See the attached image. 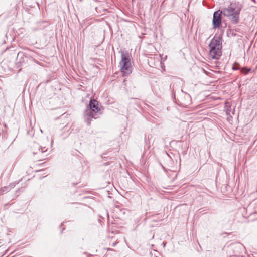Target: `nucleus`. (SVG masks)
I'll use <instances>...</instances> for the list:
<instances>
[{
	"mask_svg": "<svg viewBox=\"0 0 257 257\" xmlns=\"http://www.w3.org/2000/svg\"><path fill=\"white\" fill-rule=\"evenodd\" d=\"M241 9L242 6L239 3H232L227 8H224L222 10L216 11L214 12L213 16V28L216 29L221 26L222 15L228 17L234 24L238 23Z\"/></svg>",
	"mask_w": 257,
	"mask_h": 257,
	"instance_id": "f257e3e1",
	"label": "nucleus"
},
{
	"mask_svg": "<svg viewBox=\"0 0 257 257\" xmlns=\"http://www.w3.org/2000/svg\"><path fill=\"white\" fill-rule=\"evenodd\" d=\"M101 114L98 101L94 99H91L84 114L85 122L89 125L92 118L96 119Z\"/></svg>",
	"mask_w": 257,
	"mask_h": 257,
	"instance_id": "f03ea898",
	"label": "nucleus"
},
{
	"mask_svg": "<svg viewBox=\"0 0 257 257\" xmlns=\"http://www.w3.org/2000/svg\"><path fill=\"white\" fill-rule=\"evenodd\" d=\"M209 57L213 59H218L222 55V37H214L211 40L209 45Z\"/></svg>",
	"mask_w": 257,
	"mask_h": 257,
	"instance_id": "7ed1b4c3",
	"label": "nucleus"
},
{
	"mask_svg": "<svg viewBox=\"0 0 257 257\" xmlns=\"http://www.w3.org/2000/svg\"><path fill=\"white\" fill-rule=\"evenodd\" d=\"M121 60L119 63L121 67V72L123 76L128 75L132 73L131 59L127 54H121Z\"/></svg>",
	"mask_w": 257,
	"mask_h": 257,
	"instance_id": "20e7f679",
	"label": "nucleus"
},
{
	"mask_svg": "<svg viewBox=\"0 0 257 257\" xmlns=\"http://www.w3.org/2000/svg\"><path fill=\"white\" fill-rule=\"evenodd\" d=\"M33 147L34 148L33 151V154L34 155H38V157L37 159L41 160V158L45 157L47 156L48 154H45L47 152V149H45V147L39 146L38 144H34Z\"/></svg>",
	"mask_w": 257,
	"mask_h": 257,
	"instance_id": "39448f33",
	"label": "nucleus"
},
{
	"mask_svg": "<svg viewBox=\"0 0 257 257\" xmlns=\"http://www.w3.org/2000/svg\"><path fill=\"white\" fill-rule=\"evenodd\" d=\"M228 248L230 249H233L235 253H237L240 252V251L244 248V246L239 242H234L231 243Z\"/></svg>",
	"mask_w": 257,
	"mask_h": 257,
	"instance_id": "423d86ee",
	"label": "nucleus"
},
{
	"mask_svg": "<svg viewBox=\"0 0 257 257\" xmlns=\"http://www.w3.org/2000/svg\"><path fill=\"white\" fill-rule=\"evenodd\" d=\"M27 59V58L25 56L23 52H19L17 54V57L16 58L17 65L18 67L22 66L23 64L25 63Z\"/></svg>",
	"mask_w": 257,
	"mask_h": 257,
	"instance_id": "0eeeda50",
	"label": "nucleus"
},
{
	"mask_svg": "<svg viewBox=\"0 0 257 257\" xmlns=\"http://www.w3.org/2000/svg\"><path fill=\"white\" fill-rule=\"evenodd\" d=\"M240 72L242 74H247L251 71V69L249 68L243 67L239 69Z\"/></svg>",
	"mask_w": 257,
	"mask_h": 257,
	"instance_id": "6e6552de",
	"label": "nucleus"
},
{
	"mask_svg": "<svg viewBox=\"0 0 257 257\" xmlns=\"http://www.w3.org/2000/svg\"><path fill=\"white\" fill-rule=\"evenodd\" d=\"M11 190V187L10 186H5L4 187H2L0 189V191L2 192V193H5L6 192H9Z\"/></svg>",
	"mask_w": 257,
	"mask_h": 257,
	"instance_id": "1a4fd4ad",
	"label": "nucleus"
},
{
	"mask_svg": "<svg viewBox=\"0 0 257 257\" xmlns=\"http://www.w3.org/2000/svg\"><path fill=\"white\" fill-rule=\"evenodd\" d=\"M16 185V183H12L10 184V185L9 186H10V187H11V189H12L13 188H14Z\"/></svg>",
	"mask_w": 257,
	"mask_h": 257,
	"instance_id": "9d476101",
	"label": "nucleus"
},
{
	"mask_svg": "<svg viewBox=\"0 0 257 257\" xmlns=\"http://www.w3.org/2000/svg\"><path fill=\"white\" fill-rule=\"evenodd\" d=\"M241 67H235L234 66L233 67V69L234 70H239V69Z\"/></svg>",
	"mask_w": 257,
	"mask_h": 257,
	"instance_id": "9b49d317",
	"label": "nucleus"
},
{
	"mask_svg": "<svg viewBox=\"0 0 257 257\" xmlns=\"http://www.w3.org/2000/svg\"><path fill=\"white\" fill-rule=\"evenodd\" d=\"M117 242L113 243L112 244V246H115V245L116 244Z\"/></svg>",
	"mask_w": 257,
	"mask_h": 257,
	"instance_id": "f8f14e48",
	"label": "nucleus"
},
{
	"mask_svg": "<svg viewBox=\"0 0 257 257\" xmlns=\"http://www.w3.org/2000/svg\"><path fill=\"white\" fill-rule=\"evenodd\" d=\"M163 245H164V246H165V243L164 242H163Z\"/></svg>",
	"mask_w": 257,
	"mask_h": 257,
	"instance_id": "ddd939ff",
	"label": "nucleus"
},
{
	"mask_svg": "<svg viewBox=\"0 0 257 257\" xmlns=\"http://www.w3.org/2000/svg\"><path fill=\"white\" fill-rule=\"evenodd\" d=\"M53 141H52V142H51V145H52V143H53Z\"/></svg>",
	"mask_w": 257,
	"mask_h": 257,
	"instance_id": "4468645a",
	"label": "nucleus"
},
{
	"mask_svg": "<svg viewBox=\"0 0 257 257\" xmlns=\"http://www.w3.org/2000/svg\"><path fill=\"white\" fill-rule=\"evenodd\" d=\"M3 194V193H2V192H1L0 191V195H1V194Z\"/></svg>",
	"mask_w": 257,
	"mask_h": 257,
	"instance_id": "2eb2a0df",
	"label": "nucleus"
},
{
	"mask_svg": "<svg viewBox=\"0 0 257 257\" xmlns=\"http://www.w3.org/2000/svg\"><path fill=\"white\" fill-rule=\"evenodd\" d=\"M83 0H79L80 2H82Z\"/></svg>",
	"mask_w": 257,
	"mask_h": 257,
	"instance_id": "dca6fc26",
	"label": "nucleus"
}]
</instances>
